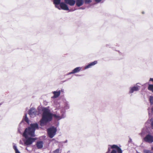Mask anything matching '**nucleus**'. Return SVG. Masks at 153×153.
<instances>
[{
    "instance_id": "nucleus-28",
    "label": "nucleus",
    "mask_w": 153,
    "mask_h": 153,
    "mask_svg": "<svg viewBox=\"0 0 153 153\" xmlns=\"http://www.w3.org/2000/svg\"><path fill=\"white\" fill-rule=\"evenodd\" d=\"M111 153H117V152L115 150L113 149Z\"/></svg>"
},
{
    "instance_id": "nucleus-7",
    "label": "nucleus",
    "mask_w": 153,
    "mask_h": 153,
    "mask_svg": "<svg viewBox=\"0 0 153 153\" xmlns=\"http://www.w3.org/2000/svg\"><path fill=\"white\" fill-rule=\"evenodd\" d=\"M108 146H110L111 149H116L118 153H122V151L121 149L119 148L117 146L115 145H109Z\"/></svg>"
},
{
    "instance_id": "nucleus-26",
    "label": "nucleus",
    "mask_w": 153,
    "mask_h": 153,
    "mask_svg": "<svg viewBox=\"0 0 153 153\" xmlns=\"http://www.w3.org/2000/svg\"><path fill=\"white\" fill-rule=\"evenodd\" d=\"M94 0L96 2H97V3H98L101 1H102V2H103L105 0Z\"/></svg>"
},
{
    "instance_id": "nucleus-21",
    "label": "nucleus",
    "mask_w": 153,
    "mask_h": 153,
    "mask_svg": "<svg viewBox=\"0 0 153 153\" xmlns=\"http://www.w3.org/2000/svg\"><path fill=\"white\" fill-rule=\"evenodd\" d=\"M152 128L153 129V118H151L150 120Z\"/></svg>"
},
{
    "instance_id": "nucleus-4",
    "label": "nucleus",
    "mask_w": 153,
    "mask_h": 153,
    "mask_svg": "<svg viewBox=\"0 0 153 153\" xmlns=\"http://www.w3.org/2000/svg\"><path fill=\"white\" fill-rule=\"evenodd\" d=\"M144 140L146 142L151 143L153 142V136L149 134H147L144 138Z\"/></svg>"
},
{
    "instance_id": "nucleus-24",
    "label": "nucleus",
    "mask_w": 153,
    "mask_h": 153,
    "mask_svg": "<svg viewBox=\"0 0 153 153\" xmlns=\"http://www.w3.org/2000/svg\"><path fill=\"white\" fill-rule=\"evenodd\" d=\"M144 153H153L152 152L150 151L147 150H144Z\"/></svg>"
},
{
    "instance_id": "nucleus-22",
    "label": "nucleus",
    "mask_w": 153,
    "mask_h": 153,
    "mask_svg": "<svg viewBox=\"0 0 153 153\" xmlns=\"http://www.w3.org/2000/svg\"><path fill=\"white\" fill-rule=\"evenodd\" d=\"M86 4H88L92 2L91 0H84Z\"/></svg>"
},
{
    "instance_id": "nucleus-19",
    "label": "nucleus",
    "mask_w": 153,
    "mask_h": 153,
    "mask_svg": "<svg viewBox=\"0 0 153 153\" xmlns=\"http://www.w3.org/2000/svg\"><path fill=\"white\" fill-rule=\"evenodd\" d=\"M24 120L27 123H29V120L28 118L27 117V114H25V117L24 118Z\"/></svg>"
},
{
    "instance_id": "nucleus-34",
    "label": "nucleus",
    "mask_w": 153,
    "mask_h": 153,
    "mask_svg": "<svg viewBox=\"0 0 153 153\" xmlns=\"http://www.w3.org/2000/svg\"><path fill=\"white\" fill-rule=\"evenodd\" d=\"M151 150L152 151H153V147H152L151 148Z\"/></svg>"
},
{
    "instance_id": "nucleus-17",
    "label": "nucleus",
    "mask_w": 153,
    "mask_h": 153,
    "mask_svg": "<svg viewBox=\"0 0 153 153\" xmlns=\"http://www.w3.org/2000/svg\"><path fill=\"white\" fill-rule=\"evenodd\" d=\"M148 89L153 93V85L149 84L148 87Z\"/></svg>"
},
{
    "instance_id": "nucleus-35",
    "label": "nucleus",
    "mask_w": 153,
    "mask_h": 153,
    "mask_svg": "<svg viewBox=\"0 0 153 153\" xmlns=\"http://www.w3.org/2000/svg\"><path fill=\"white\" fill-rule=\"evenodd\" d=\"M149 115H150V113H149Z\"/></svg>"
},
{
    "instance_id": "nucleus-30",
    "label": "nucleus",
    "mask_w": 153,
    "mask_h": 153,
    "mask_svg": "<svg viewBox=\"0 0 153 153\" xmlns=\"http://www.w3.org/2000/svg\"><path fill=\"white\" fill-rule=\"evenodd\" d=\"M85 8H83V7H80L79 8V9H82V10H83Z\"/></svg>"
},
{
    "instance_id": "nucleus-25",
    "label": "nucleus",
    "mask_w": 153,
    "mask_h": 153,
    "mask_svg": "<svg viewBox=\"0 0 153 153\" xmlns=\"http://www.w3.org/2000/svg\"><path fill=\"white\" fill-rule=\"evenodd\" d=\"M53 153H59V149H57L54 151L53 152Z\"/></svg>"
},
{
    "instance_id": "nucleus-12",
    "label": "nucleus",
    "mask_w": 153,
    "mask_h": 153,
    "mask_svg": "<svg viewBox=\"0 0 153 153\" xmlns=\"http://www.w3.org/2000/svg\"><path fill=\"white\" fill-rule=\"evenodd\" d=\"M43 143L42 141H39L37 142L36 146L38 149H40L43 147Z\"/></svg>"
},
{
    "instance_id": "nucleus-6",
    "label": "nucleus",
    "mask_w": 153,
    "mask_h": 153,
    "mask_svg": "<svg viewBox=\"0 0 153 153\" xmlns=\"http://www.w3.org/2000/svg\"><path fill=\"white\" fill-rule=\"evenodd\" d=\"M37 112L36 109L34 108H31L29 110L28 114L31 117H35L37 114Z\"/></svg>"
},
{
    "instance_id": "nucleus-9",
    "label": "nucleus",
    "mask_w": 153,
    "mask_h": 153,
    "mask_svg": "<svg viewBox=\"0 0 153 153\" xmlns=\"http://www.w3.org/2000/svg\"><path fill=\"white\" fill-rule=\"evenodd\" d=\"M52 93L54 94V96L52 97V98H56L60 95L61 93V91L60 90H59L58 91H54L52 92Z\"/></svg>"
},
{
    "instance_id": "nucleus-5",
    "label": "nucleus",
    "mask_w": 153,
    "mask_h": 153,
    "mask_svg": "<svg viewBox=\"0 0 153 153\" xmlns=\"http://www.w3.org/2000/svg\"><path fill=\"white\" fill-rule=\"evenodd\" d=\"M137 84L138 83H137L135 86L131 87L129 88V94H132L135 91H139L140 86L137 85Z\"/></svg>"
},
{
    "instance_id": "nucleus-29",
    "label": "nucleus",
    "mask_w": 153,
    "mask_h": 153,
    "mask_svg": "<svg viewBox=\"0 0 153 153\" xmlns=\"http://www.w3.org/2000/svg\"><path fill=\"white\" fill-rule=\"evenodd\" d=\"M74 74V73L73 72V71H72L71 72H69V73H68V75H70V74Z\"/></svg>"
},
{
    "instance_id": "nucleus-15",
    "label": "nucleus",
    "mask_w": 153,
    "mask_h": 153,
    "mask_svg": "<svg viewBox=\"0 0 153 153\" xmlns=\"http://www.w3.org/2000/svg\"><path fill=\"white\" fill-rule=\"evenodd\" d=\"M82 67H77L73 70L74 74L82 70Z\"/></svg>"
},
{
    "instance_id": "nucleus-37",
    "label": "nucleus",
    "mask_w": 153,
    "mask_h": 153,
    "mask_svg": "<svg viewBox=\"0 0 153 153\" xmlns=\"http://www.w3.org/2000/svg\"><path fill=\"white\" fill-rule=\"evenodd\" d=\"M131 139H130V141H131Z\"/></svg>"
},
{
    "instance_id": "nucleus-16",
    "label": "nucleus",
    "mask_w": 153,
    "mask_h": 153,
    "mask_svg": "<svg viewBox=\"0 0 153 153\" xmlns=\"http://www.w3.org/2000/svg\"><path fill=\"white\" fill-rule=\"evenodd\" d=\"M13 149L15 151L16 153H20L19 151L17 148V146H16V144L14 143H13Z\"/></svg>"
},
{
    "instance_id": "nucleus-20",
    "label": "nucleus",
    "mask_w": 153,
    "mask_h": 153,
    "mask_svg": "<svg viewBox=\"0 0 153 153\" xmlns=\"http://www.w3.org/2000/svg\"><path fill=\"white\" fill-rule=\"evenodd\" d=\"M97 63V61H94V62H92L91 63H90L91 67L92 66H94V65L96 64Z\"/></svg>"
},
{
    "instance_id": "nucleus-18",
    "label": "nucleus",
    "mask_w": 153,
    "mask_h": 153,
    "mask_svg": "<svg viewBox=\"0 0 153 153\" xmlns=\"http://www.w3.org/2000/svg\"><path fill=\"white\" fill-rule=\"evenodd\" d=\"M70 106L68 102H66L65 106V108L66 109H68L69 108Z\"/></svg>"
},
{
    "instance_id": "nucleus-14",
    "label": "nucleus",
    "mask_w": 153,
    "mask_h": 153,
    "mask_svg": "<svg viewBox=\"0 0 153 153\" xmlns=\"http://www.w3.org/2000/svg\"><path fill=\"white\" fill-rule=\"evenodd\" d=\"M84 3L83 0H76V5L78 7H80Z\"/></svg>"
},
{
    "instance_id": "nucleus-13",
    "label": "nucleus",
    "mask_w": 153,
    "mask_h": 153,
    "mask_svg": "<svg viewBox=\"0 0 153 153\" xmlns=\"http://www.w3.org/2000/svg\"><path fill=\"white\" fill-rule=\"evenodd\" d=\"M150 105L152 106L151 111L153 112V97L152 96H150L149 99Z\"/></svg>"
},
{
    "instance_id": "nucleus-1",
    "label": "nucleus",
    "mask_w": 153,
    "mask_h": 153,
    "mask_svg": "<svg viewBox=\"0 0 153 153\" xmlns=\"http://www.w3.org/2000/svg\"><path fill=\"white\" fill-rule=\"evenodd\" d=\"M43 113L42 117L40 120V125L43 126L48 122L51 121L53 116L54 118L58 120L64 118L66 117V114L64 110H62L58 111L56 114L53 115L50 113L49 110L46 108L42 109Z\"/></svg>"
},
{
    "instance_id": "nucleus-10",
    "label": "nucleus",
    "mask_w": 153,
    "mask_h": 153,
    "mask_svg": "<svg viewBox=\"0 0 153 153\" xmlns=\"http://www.w3.org/2000/svg\"><path fill=\"white\" fill-rule=\"evenodd\" d=\"M53 4H55L56 7L59 10H60V8L58 5L60 4L61 0H53Z\"/></svg>"
},
{
    "instance_id": "nucleus-23",
    "label": "nucleus",
    "mask_w": 153,
    "mask_h": 153,
    "mask_svg": "<svg viewBox=\"0 0 153 153\" xmlns=\"http://www.w3.org/2000/svg\"><path fill=\"white\" fill-rule=\"evenodd\" d=\"M91 66L90 65V64H89L88 65H86V66H85V68H84V69H88V68H91Z\"/></svg>"
},
{
    "instance_id": "nucleus-32",
    "label": "nucleus",
    "mask_w": 153,
    "mask_h": 153,
    "mask_svg": "<svg viewBox=\"0 0 153 153\" xmlns=\"http://www.w3.org/2000/svg\"><path fill=\"white\" fill-rule=\"evenodd\" d=\"M108 151H109L110 150V148L109 147L108 148Z\"/></svg>"
},
{
    "instance_id": "nucleus-36",
    "label": "nucleus",
    "mask_w": 153,
    "mask_h": 153,
    "mask_svg": "<svg viewBox=\"0 0 153 153\" xmlns=\"http://www.w3.org/2000/svg\"><path fill=\"white\" fill-rule=\"evenodd\" d=\"M26 149L27 150V148H26Z\"/></svg>"
},
{
    "instance_id": "nucleus-27",
    "label": "nucleus",
    "mask_w": 153,
    "mask_h": 153,
    "mask_svg": "<svg viewBox=\"0 0 153 153\" xmlns=\"http://www.w3.org/2000/svg\"><path fill=\"white\" fill-rule=\"evenodd\" d=\"M22 130H21L20 128H18V131L20 133H22Z\"/></svg>"
},
{
    "instance_id": "nucleus-31",
    "label": "nucleus",
    "mask_w": 153,
    "mask_h": 153,
    "mask_svg": "<svg viewBox=\"0 0 153 153\" xmlns=\"http://www.w3.org/2000/svg\"><path fill=\"white\" fill-rule=\"evenodd\" d=\"M20 143L22 144H23V143L21 141H20Z\"/></svg>"
},
{
    "instance_id": "nucleus-11",
    "label": "nucleus",
    "mask_w": 153,
    "mask_h": 153,
    "mask_svg": "<svg viewBox=\"0 0 153 153\" xmlns=\"http://www.w3.org/2000/svg\"><path fill=\"white\" fill-rule=\"evenodd\" d=\"M65 2L70 6H73L75 3V1L74 0H65Z\"/></svg>"
},
{
    "instance_id": "nucleus-38",
    "label": "nucleus",
    "mask_w": 153,
    "mask_h": 153,
    "mask_svg": "<svg viewBox=\"0 0 153 153\" xmlns=\"http://www.w3.org/2000/svg\"><path fill=\"white\" fill-rule=\"evenodd\" d=\"M77 76H78L79 75H76Z\"/></svg>"
},
{
    "instance_id": "nucleus-8",
    "label": "nucleus",
    "mask_w": 153,
    "mask_h": 153,
    "mask_svg": "<svg viewBox=\"0 0 153 153\" xmlns=\"http://www.w3.org/2000/svg\"><path fill=\"white\" fill-rule=\"evenodd\" d=\"M60 8L62 10H69V8L68 7L67 5L65 4L64 3L62 2L60 4Z\"/></svg>"
},
{
    "instance_id": "nucleus-2",
    "label": "nucleus",
    "mask_w": 153,
    "mask_h": 153,
    "mask_svg": "<svg viewBox=\"0 0 153 153\" xmlns=\"http://www.w3.org/2000/svg\"><path fill=\"white\" fill-rule=\"evenodd\" d=\"M38 128V124L35 123L30 124V127L25 129L23 134L25 138L23 140L25 146L30 145L35 141L36 138H33L31 137H35V130Z\"/></svg>"
},
{
    "instance_id": "nucleus-33",
    "label": "nucleus",
    "mask_w": 153,
    "mask_h": 153,
    "mask_svg": "<svg viewBox=\"0 0 153 153\" xmlns=\"http://www.w3.org/2000/svg\"><path fill=\"white\" fill-rule=\"evenodd\" d=\"M67 141H67V140H65V141H64V143H67Z\"/></svg>"
},
{
    "instance_id": "nucleus-3",
    "label": "nucleus",
    "mask_w": 153,
    "mask_h": 153,
    "mask_svg": "<svg viewBox=\"0 0 153 153\" xmlns=\"http://www.w3.org/2000/svg\"><path fill=\"white\" fill-rule=\"evenodd\" d=\"M47 131L49 137L50 138H52L56 134L57 129L55 127L53 126L48 128Z\"/></svg>"
}]
</instances>
